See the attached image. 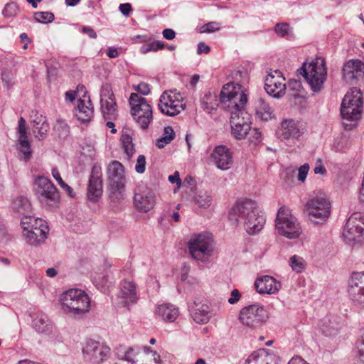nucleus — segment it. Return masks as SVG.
Here are the masks:
<instances>
[{
  "label": "nucleus",
  "mask_w": 364,
  "mask_h": 364,
  "mask_svg": "<svg viewBox=\"0 0 364 364\" xmlns=\"http://www.w3.org/2000/svg\"><path fill=\"white\" fill-rule=\"evenodd\" d=\"M220 102L223 107L230 112V124L232 135L237 139L245 138L250 130L249 119L243 114L245 107L247 102V95L242 91L238 85L233 82L225 84L220 92Z\"/></svg>",
  "instance_id": "nucleus-1"
},
{
  "label": "nucleus",
  "mask_w": 364,
  "mask_h": 364,
  "mask_svg": "<svg viewBox=\"0 0 364 364\" xmlns=\"http://www.w3.org/2000/svg\"><path fill=\"white\" fill-rule=\"evenodd\" d=\"M229 220L235 225H242L249 235L259 232L266 223L264 213L251 200L237 202L229 213Z\"/></svg>",
  "instance_id": "nucleus-2"
},
{
  "label": "nucleus",
  "mask_w": 364,
  "mask_h": 364,
  "mask_svg": "<svg viewBox=\"0 0 364 364\" xmlns=\"http://www.w3.org/2000/svg\"><path fill=\"white\" fill-rule=\"evenodd\" d=\"M363 95L360 89L352 87L346 94L341 106L343 125L346 130L355 127L363 112Z\"/></svg>",
  "instance_id": "nucleus-3"
},
{
  "label": "nucleus",
  "mask_w": 364,
  "mask_h": 364,
  "mask_svg": "<svg viewBox=\"0 0 364 364\" xmlns=\"http://www.w3.org/2000/svg\"><path fill=\"white\" fill-rule=\"evenodd\" d=\"M60 302L63 311L74 318H82L90 309V297L80 289H70L63 293Z\"/></svg>",
  "instance_id": "nucleus-4"
},
{
  "label": "nucleus",
  "mask_w": 364,
  "mask_h": 364,
  "mask_svg": "<svg viewBox=\"0 0 364 364\" xmlns=\"http://www.w3.org/2000/svg\"><path fill=\"white\" fill-rule=\"evenodd\" d=\"M23 236L26 242L36 246L44 242L49 231L47 223L39 218L24 215L21 220Z\"/></svg>",
  "instance_id": "nucleus-5"
},
{
  "label": "nucleus",
  "mask_w": 364,
  "mask_h": 364,
  "mask_svg": "<svg viewBox=\"0 0 364 364\" xmlns=\"http://www.w3.org/2000/svg\"><path fill=\"white\" fill-rule=\"evenodd\" d=\"M305 208L309 220L315 223L325 222L331 215V204L326 195L320 191L313 193Z\"/></svg>",
  "instance_id": "nucleus-6"
},
{
  "label": "nucleus",
  "mask_w": 364,
  "mask_h": 364,
  "mask_svg": "<svg viewBox=\"0 0 364 364\" xmlns=\"http://www.w3.org/2000/svg\"><path fill=\"white\" fill-rule=\"evenodd\" d=\"M301 70L303 76L314 92H319L326 80L327 68L326 60L317 57L309 63H304Z\"/></svg>",
  "instance_id": "nucleus-7"
},
{
  "label": "nucleus",
  "mask_w": 364,
  "mask_h": 364,
  "mask_svg": "<svg viewBox=\"0 0 364 364\" xmlns=\"http://www.w3.org/2000/svg\"><path fill=\"white\" fill-rule=\"evenodd\" d=\"M269 314L262 305L251 304L243 307L239 313L240 323L250 329L255 330L262 327L267 321Z\"/></svg>",
  "instance_id": "nucleus-8"
},
{
  "label": "nucleus",
  "mask_w": 364,
  "mask_h": 364,
  "mask_svg": "<svg viewBox=\"0 0 364 364\" xmlns=\"http://www.w3.org/2000/svg\"><path fill=\"white\" fill-rule=\"evenodd\" d=\"M275 227L280 235L290 239L297 238L301 233V229L296 218L286 207H281L279 209Z\"/></svg>",
  "instance_id": "nucleus-9"
},
{
  "label": "nucleus",
  "mask_w": 364,
  "mask_h": 364,
  "mask_svg": "<svg viewBox=\"0 0 364 364\" xmlns=\"http://www.w3.org/2000/svg\"><path fill=\"white\" fill-rule=\"evenodd\" d=\"M129 104L134 120L143 129H146L153 119L151 105L144 97L137 93L131 94Z\"/></svg>",
  "instance_id": "nucleus-10"
},
{
  "label": "nucleus",
  "mask_w": 364,
  "mask_h": 364,
  "mask_svg": "<svg viewBox=\"0 0 364 364\" xmlns=\"http://www.w3.org/2000/svg\"><path fill=\"white\" fill-rule=\"evenodd\" d=\"M213 240L208 234L201 233L192 237L188 242L189 253L196 260L204 262L213 252Z\"/></svg>",
  "instance_id": "nucleus-11"
},
{
  "label": "nucleus",
  "mask_w": 364,
  "mask_h": 364,
  "mask_svg": "<svg viewBox=\"0 0 364 364\" xmlns=\"http://www.w3.org/2000/svg\"><path fill=\"white\" fill-rule=\"evenodd\" d=\"M343 236L346 243L353 245L363 241L364 237V214L354 213L348 219Z\"/></svg>",
  "instance_id": "nucleus-12"
},
{
  "label": "nucleus",
  "mask_w": 364,
  "mask_h": 364,
  "mask_svg": "<svg viewBox=\"0 0 364 364\" xmlns=\"http://www.w3.org/2000/svg\"><path fill=\"white\" fill-rule=\"evenodd\" d=\"M183 100V97L180 92L167 90L161 95L158 107L163 114L173 117L185 109L186 105Z\"/></svg>",
  "instance_id": "nucleus-13"
},
{
  "label": "nucleus",
  "mask_w": 364,
  "mask_h": 364,
  "mask_svg": "<svg viewBox=\"0 0 364 364\" xmlns=\"http://www.w3.org/2000/svg\"><path fill=\"white\" fill-rule=\"evenodd\" d=\"M34 188L39 201L44 206H51L59 200L57 188L46 177H37L34 181Z\"/></svg>",
  "instance_id": "nucleus-14"
},
{
  "label": "nucleus",
  "mask_w": 364,
  "mask_h": 364,
  "mask_svg": "<svg viewBox=\"0 0 364 364\" xmlns=\"http://www.w3.org/2000/svg\"><path fill=\"white\" fill-rule=\"evenodd\" d=\"M109 351V347L93 339L86 341L82 348L84 359L92 364H100L107 360Z\"/></svg>",
  "instance_id": "nucleus-15"
},
{
  "label": "nucleus",
  "mask_w": 364,
  "mask_h": 364,
  "mask_svg": "<svg viewBox=\"0 0 364 364\" xmlns=\"http://www.w3.org/2000/svg\"><path fill=\"white\" fill-rule=\"evenodd\" d=\"M348 293L353 304L364 308V272H354L348 282Z\"/></svg>",
  "instance_id": "nucleus-16"
},
{
  "label": "nucleus",
  "mask_w": 364,
  "mask_h": 364,
  "mask_svg": "<svg viewBox=\"0 0 364 364\" xmlns=\"http://www.w3.org/2000/svg\"><path fill=\"white\" fill-rule=\"evenodd\" d=\"M344 80L350 85H359L364 77V63L358 59L347 61L342 69Z\"/></svg>",
  "instance_id": "nucleus-17"
},
{
  "label": "nucleus",
  "mask_w": 364,
  "mask_h": 364,
  "mask_svg": "<svg viewBox=\"0 0 364 364\" xmlns=\"http://www.w3.org/2000/svg\"><path fill=\"white\" fill-rule=\"evenodd\" d=\"M285 78L279 70H275L269 73L264 82V89L269 95L279 98L285 93Z\"/></svg>",
  "instance_id": "nucleus-18"
},
{
  "label": "nucleus",
  "mask_w": 364,
  "mask_h": 364,
  "mask_svg": "<svg viewBox=\"0 0 364 364\" xmlns=\"http://www.w3.org/2000/svg\"><path fill=\"white\" fill-rule=\"evenodd\" d=\"M134 202L136 209L143 213L151 210L155 204V194L148 188H138L134 196Z\"/></svg>",
  "instance_id": "nucleus-19"
},
{
  "label": "nucleus",
  "mask_w": 364,
  "mask_h": 364,
  "mask_svg": "<svg viewBox=\"0 0 364 364\" xmlns=\"http://www.w3.org/2000/svg\"><path fill=\"white\" fill-rule=\"evenodd\" d=\"M102 195V179L101 168L93 166L90 176L87 188V198L90 201L96 202Z\"/></svg>",
  "instance_id": "nucleus-20"
},
{
  "label": "nucleus",
  "mask_w": 364,
  "mask_h": 364,
  "mask_svg": "<svg viewBox=\"0 0 364 364\" xmlns=\"http://www.w3.org/2000/svg\"><path fill=\"white\" fill-rule=\"evenodd\" d=\"M210 158L217 168L223 171L228 170L233 162L232 153L224 145L215 147Z\"/></svg>",
  "instance_id": "nucleus-21"
},
{
  "label": "nucleus",
  "mask_w": 364,
  "mask_h": 364,
  "mask_svg": "<svg viewBox=\"0 0 364 364\" xmlns=\"http://www.w3.org/2000/svg\"><path fill=\"white\" fill-rule=\"evenodd\" d=\"M304 133V128L300 122L291 119H284L277 134L281 140L299 139Z\"/></svg>",
  "instance_id": "nucleus-22"
},
{
  "label": "nucleus",
  "mask_w": 364,
  "mask_h": 364,
  "mask_svg": "<svg viewBox=\"0 0 364 364\" xmlns=\"http://www.w3.org/2000/svg\"><path fill=\"white\" fill-rule=\"evenodd\" d=\"M119 297L127 307L136 303L138 300L136 284L132 281L123 280L120 284Z\"/></svg>",
  "instance_id": "nucleus-23"
},
{
  "label": "nucleus",
  "mask_w": 364,
  "mask_h": 364,
  "mask_svg": "<svg viewBox=\"0 0 364 364\" xmlns=\"http://www.w3.org/2000/svg\"><path fill=\"white\" fill-rule=\"evenodd\" d=\"M280 287V283L276 279L269 275L259 277L255 282V287L260 294H274L279 291Z\"/></svg>",
  "instance_id": "nucleus-24"
},
{
  "label": "nucleus",
  "mask_w": 364,
  "mask_h": 364,
  "mask_svg": "<svg viewBox=\"0 0 364 364\" xmlns=\"http://www.w3.org/2000/svg\"><path fill=\"white\" fill-rule=\"evenodd\" d=\"M190 311L193 319L197 323H207L213 316L212 309L206 304L194 303Z\"/></svg>",
  "instance_id": "nucleus-25"
},
{
  "label": "nucleus",
  "mask_w": 364,
  "mask_h": 364,
  "mask_svg": "<svg viewBox=\"0 0 364 364\" xmlns=\"http://www.w3.org/2000/svg\"><path fill=\"white\" fill-rule=\"evenodd\" d=\"M341 318L338 316L328 315L320 323V330L326 336H334L341 328Z\"/></svg>",
  "instance_id": "nucleus-26"
},
{
  "label": "nucleus",
  "mask_w": 364,
  "mask_h": 364,
  "mask_svg": "<svg viewBox=\"0 0 364 364\" xmlns=\"http://www.w3.org/2000/svg\"><path fill=\"white\" fill-rule=\"evenodd\" d=\"M277 358L265 349H259L249 355L245 364H277Z\"/></svg>",
  "instance_id": "nucleus-27"
},
{
  "label": "nucleus",
  "mask_w": 364,
  "mask_h": 364,
  "mask_svg": "<svg viewBox=\"0 0 364 364\" xmlns=\"http://www.w3.org/2000/svg\"><path fill=\"white\" fill-rule=\"evenodd\" d=\"M109 184L125 183L124 168L118 161L109 163L107 169Z\"/></svg>",
  "instance_id": "nucleus-28"
},
{
  "label": "nucleus",
  "mask_w": 364,
  "mask_h": 364,
  "mask_svg": "<svg viewBox=\"0 0 364 364\" xmlns=\"http://www.w3.org/2000/svg\"><path fill=\"white\" fill-rule=\"evenodd\" d=\"M178 309L170 304L159 305L155 310V316L164 321L173 322L178 316Z\"/></svg>",
  "instance_id": "nucleus-29"
},
{
  "label": "nucleus",
  "mask_w": 364,
  "mask_h": 364,
  "mask_svg": "<svg viewBox=\"0 0 364 364\" xmlns=\"http://www.w3.org/2000/svg\"><path fill=\"white\" fill-rule=\"evenodd\" d=\"M255 114L257 119L264 122L274 117L273 109L262 98L258 99L256 102Z\"/></svg>",
  "instance_id": "nucleus-30"
},
{
  "label": "nucleus",
  "mask_w": 364,
  "mask_h": 364,
  "mask_svg": "<svg viewBox=\"0 0 364 364\" xmlns=\"http://www.w3.org/2000/svg\"><path fill=\"white\" fill-rule=\"evenodd\" d=\"M92 282L95 286L105 294L109 292L113 284L107 272H96L92 277Z\"/></svg>",
  "instance_id": "nucleus-31"
},
{
  "label": "nucleus",
  "mask_w": 364,
  "mask_h": 364,
  "mask_svg": "<svg viewBox=\"0 0 364 364\" xmlns=\"http://www.w3.org/2000/svg\"><path fill=\"white\" fill-rule=\"evenodd\" d=\"M49 129V124L46 117L43 115H36L33 119V132L39 140L44 138Z\"/></svg>",
  "instance_id": "nucleus-32"
},
{
  "label": "nucleus",
  "mask_w": 364,
  "mask_h": 364,
  "mask_svg": "<svg viewBox=\"0 0 364 364\" xmlns=\"http://www.w3.org/2000/svg\"><path fill=\"white\" fill-rule=\"evenodd\" d=\"M124 183L109 184V197L113 203V208H117L124 200Z\"/></svg>",
  "instance_id": "nucleus-33"
},
{
  "label": "nucleus",
  "mask_w": 364,
  "mask_h": 364,
  "mask_svg": "<svg viewBox=\"0 0 364 364\" xmlns=\"http://www.w3.org/2000/svg\"><path fill=\"white\" fill-rule=\"evenodd\" d=\"M195 205L201 208H209L213 203V196L210 192L204 190L197 191L193 198Z\"/></svg>",
  "instance_id": "nucleus-34"
},
{
  "label": "nucleus",
  "mask_w": 364,
  "mask_h": 364,
  "mask_svg": "<svg viewBox=\"0 0 364 364\" xmlns=\"http://www.w3.org/2000/svg\"><path fill=\"white\" fill-rule=\"evenodd\" d=\"M102 114L105 119H114L117 116L115 100H100Z\"/></svg>",
  "instance_id": "nucleus-35"
},
{
  "label": "nucleus",
  "mask_w": 364,
  "mask_h": 364,
  "mask_svg": "<svg viewBox=\"0 0 364 364\" xmlns=\"http://www.w3.org/2000/svg\"><path fill=\"white\" fill-rule=\"evenodd\" d=\"M33 328L38 333H46L49 330L50 322L43 312H38L32 321Z\"/></svg>",
  "instance_id": "nucleus-36"
},
{
  "label": "nucleus",
  "mask_w": 364,
  "mask_h": 364,
  "mask_svg": "<svg viewBox=\"0 0 364 364\" xmlns=\"http://www.w3.org/2000/svg\"><path fill=\"white\" fill-rule=\"evenodd\" d=\"M92 113L93 110L92 107L86 105L84 100L81 99L78 100L75 110V116L78 120L83 122L90 121Z\"/></svg>",
  "instance_id": "nucleus-37"
},
{
  "label": "nucleus",
  "mask_w": 364,
  "mask_h": 364,
  "mask_svg": "<svg viewBox=\"0 0 364 364\" xmlns=\"http://www.w3.org/2000/svg\"><path fill=\"white\" fill-rule=\"evenodd\" d=\"M18 158L23 161L27 162L30 160L32 151L30 143L28 140H18L17 146Z\"/></svg>",
  "instance_id": "nucleus-38"
},
{
  "label": "nucleus",
  "mask_w": 364,
  "mask_h": 364,
  "mask_svg": "<svg viewBox=\"0 0 364 364\" xmlns=\"http://www.w3.org/2000/svg\"><path fill=\"white\" fill-rule=\"evenodd\" d=\"M12 207L18 213L25 215L30 210L31 203L27 198L19 196L14 200Z\"/></svg>",
  "instance_id": "nucleus-39"
},
{
  "label": "nucleus",
  "mask_w": 364,
  "mask_h": 364,
  "mask_svg": "<svg viewBox=\"0 0 364 364\" xmlns=\"http://www.w3.org/2000/svg\"><path fill=\"white\" fill-rule=\"evenodd\" d=\"M175 137V132L171 127H166L164 129L163 136L158 139L156 146L159 148H163L169 144Z\"/></svg>",
  "instance_id": "nucleus-40"
},
{
  "label": "nucleus",
  "mask_w": 364,
  "mask_h": 364,
  "mask_svg": "<svg viewBox=\"0 0 364 364\" xmlns=\"http://www.w3.org/2000/svg\"><path fill=\"white\" fill-rule=\"evenodd\" d=\"M274 31L277 34V36L282 38H292L294 36L293 29L287 23H277L274 27Z\"/></svg>",
  "instance_id": "nucleus-41"
},
{
  "label": "nucleus",
  "mask_w": 364,
  "mask_h": 364,
  "mask_svg": "<svg viewBox=\"0 0 364 364\" xmlns=\"http://www.w3.org/2000/svg\"><path fill=\"white\" fill-rule=\"evenodd\" d=\"M289 265L293 271L301 273L305 270L306 262L301 257L295 255L290 257Z\"/></svg>",
  "instance_id": "nucleus-42"
},
{
  "label": "nucleus",
  "mask_w": 364,
  "mask_h": 364,
  "mask_svg": "<svg viewBox=\"0 0 364 364\" xmlns=\"http://www.w3.org/2000/svg\"><path fill=\"white\" fill-rule=\"evenodd\" d=\"M136 353L132 348H124L117 352L118 358L127 361L129 364H134L136 362Z\"/></svg>",
  "instance_id": "nucleus-43"
},
{
  "label": "nucleus",
  "mask_w": 364,
  "mask_h": 364,
  "mask_svg": "<svg viewBox=\"0 0 364 364\" xmlns=\"http://www.w3.org/2000/svg\"><path fill=\"white\" fill-rule=\"evenodd\" d=\"M121 141L127 158L129 159L135 151L132 139L129 134H122Z\"/></svg>",
  "instance_id": "nucleus-44"
},
{
  "label": "nucleus",
  "mask_w": 364,
  "mask_h": 364,
  "mask_svg": "<svg viewBox=\"0 0 364 364\" xmlns=\"http://www.w3.org/2000/svg\"><path fill=\"white\" fill-rule=\"evenodd\" d=\"M201 104L203 108L209 113L215 109L218 106L215 96L212 97L210 95H205L201 100Z\"/></svg>",
  "instance_id": "nucleus-45"
},
{
  "label": "nucleus",
  "mask_w": 364,
  "mask_h": 364,
  "mask_svg": "<svg viewBox=\"0 0 364 364\" xmlns=\"http://www.w3.org/2000/svg\"><path fill=\"white\" fill-rule=\"evenodd\" d=\"M34 19L41 23H50L54 20V14L49 11H38L34 14Z\"/></svg>",
  "instance_id": "nucleus-46"
},
{
  "label": "nucleus",
  "mask_w": 364,
  "mask_h": 364,
  "mask_svg": "<svg viewBox=\"0 0 364 364\" xmlns=\"http://www.w3.org/2000/svg\"><path fill=\"white\" fill-rule=\"evenodd\" d=\"M165 47V44L158 41H153L150 43L143 45L141 47V53H147L150 51H157L163 49Z\"/></svg>",
  "instance_id": "nucleus-47"
},
{
  "label": "nucleus",
  "mask_w": 364,
  "mask_h": 364,
  "mask_svg": "<svg viewBox=\"0 0 364 364\" xmlns=\"http://www.w3.org/2000/svg\"><path fill=\"white\" fill-rule=\"evenodd\" d=\"M348 147V140L346 136H338L333 144V148L336 151H344Z\"/></svg>",
  "instance_id": "nucleus-48"
},
{
  "label": "nucleus",
  "mask_w": 364,
  "mask_h": 364,
  "mask_svg": "<svg viewBox=\"0 0 364 364\" xmlns=\"http://www.w3.org/2000/svg\"><path fill=\"white\" fill-rule=\"evenodd\" d=\"M115 100L112 86L109 83L103 84L100 90V100Z\"/></svg>",
  "instance_id": "nucleus-49"
},
{
  "label": "nucleus",
  "mask_w": 364,
  "mask_h": 364,
  "mask_svg": "<svg viewBox=\"0 0 364 364\" xmlns=\"http://www.w3.org/2000/svg\"><path fill=\"white\" fill-rule=\"evenodd\" d=\"M18 11V5L14 2H11L6 4L2 13L5 17H12L15 16Z\"/></svg>",
  "instance_id": "nucleus-50"
},
{
  "label": "nucleus",
  "mask_w": 364,
  "mask_h": 364,
  "mask_svg": "<svg viewBox=\"0 0 364 364\" xmlns=\"http://www.w3.org/2000/svg\"><path fill=\"white\" fill-rule=\"evenodd\" d=\"M220 23L216 21L208 22L200 28V33H213L220 29Z\"/></svg>",
  "instance_id": "nucleus-51"
},
{
  "label": "nucleus",
  "mask_w": 364,
  "mask_h": 364,
  "mask_svg": "<svg viewBox=\"0 0 364 364\" xmlns=\"http://www.w3.org/2000/svg\"><path fill=\"white\" fill-rule=\"evenodd\" d=\"M18 132L19 135L18 140H28L26 122L23 117H21L18 121Z\"/></svg>",
  "instance_id": "nucleus-52"
},
{
  "label": "nucleus",
  "mask_w": 364,
  "mask_h": 364,
  "mask_svg": "<svg viewBox=\"0 0 364 364\" xmlns=\"http://www.w3.org/2000/svg\"><path fill=\"white\" fill-rule=\"evenodd\" d=\"M309 168L310 167L308 164H304L299 168L297 177L299 181L304 183L306 181Z\"/></svg>",
  "instance_id": "nucleus-53"
},
{
  "label": "nucleus",
  "mask_w": 364,
  "mask_h": 364,
  "mask_svg": "<svg viewBox=\"0 0 364 364\" xmlns=\"http://www.w3.org/2000/svg\"><path fill=\"white\" fill-rule=\"evenodd\" d=\"M146 159L144 155H139L135 165V170L139 173H143L146 169Z\"/></svg>",
  "instance_id": "nucleus-54"
},
{
  "label": "nucleus",
  "mask_w": 364,
  "mask_h": 364,
  "mask_svg": "<svg viewBox=\"0 0 364 364\" xmlns=\"http://www.w3.org/2000/svg\"><path fill=\"white\" fill-rule=\"evenodd\" d=\"M54 129L55 130H62V132L66 134L68 132V126L63 119H58L55 124Z\"/></svg>",
  "instance_id": "nucleus-55"
},
{
  "label": "nucleus",
  "mask_w": 364,
  "mask_h": 364,
  "mask_svg": "<svg viewBox=\"0 0 364 364\" xmlns=\"http://www.w3.org/2000/svg\"><path fill=\"white\" fill-rule=\"evenodd\" d=\"M119 10L123 15L129 16L132 11V5L129 3L121 4L119 6Z\"/></svg>",
  "instance_id": "nucleus-56"
},
{
  "label": "nucleus",
  "mask_w": 364,
  "mask_h": 364,
  "mask_svg": "<svg viewBox=\"0 0 364 364\" xmlns=\"http://www.w3.org/2000/svg\"><path fill=\"white\" fill-rule=\"evenodd\" d=\"M240 296L241 295L240 291L237 289H235L231 291V295L230 297L228 299V302L230 304H235L240 300Z\"/></svg>",
  "instance_id": "nucleus-57"
},
{
  "label": "nucleus",
  "mask_w": 364,
  "mask_h": 364,
  "mask_svg": "<svg viewBox=\"0 0 364 364\" xmlns=\"http://www.w3.org/2000/svg\"><path fill=\"white\" fill-rule=\"evenodd\" d=\"M136 90L141 93L142 95H148L150 92L149 85L147 83L145 82H141L139 83L137 87H136Z\"/></svg>",
  "instance_id": "nucleus-58"
},
{
  "label": "nucleus",
  "mask_w": 364,
  "mask_h": 364,
  "mask_svg": "<svg viewBox=\"0 0 364 364\" xmlns=\"http://www.w3.org/2000/svg\"><path fill=\"white\" fill-rule=\"evenodd\" d=\"M81 31L83 33L87 34L91 38H96L97 37L96 32L90 26H82Z\"/></svg>",
  "instance_id": "nucleus-59"
},
{
  "label": "nucleus",
  "mask_w": 364,
  "mask_h": 364,
  "mask_svg": "<svg viewBox=\"0 0 364 364\" xmlns=\"http://www.w3.org/2000/svg\"><path fill=\"white\" fill-rule=\"evenodd\" d=\"M318 164L314 168V173L325 175L326 173V169L325 166L322 164V162L320 159L318 160Z\"/></svg>",
  "instance_id": "nucleus-60"
},
{
  "label": "nucleus",
  "mask_w": 364,
  "mask_h": 364,
  "mask_svg": "<svg viewBox=\"0 0 364 364\" xmlns=\"http://www.w3.org/2000/svg\"><path fill=\"white\" fill-rule=\"evenodd\" d=\"M210 50V48L206 45L204 42H200L198 44V54L205 53L208 54Z\"/></svg>",
  "instance_id": "nucleus-61"
},
{
  "label": "nucleus",
  "mask_w": 364,
  "mask_h": 364,
  "mask_svg": "<svg viewBox=\"0 0 364 364\" xmlns=\"http://www.w3.org/2000/svg\"><path fill=\"white\" fill-rule=\"evenodd\" d=\"M168 181L171 183H176L178 186V188H179L181 186V180L180 178L179 173L178 171H176L173 175L169 176Z\"/></svg>",
  "instance_id": "nucleus-62"
},
{
  "label": "nucleus",
  "mask_w": 364,
  "mask_h": 364,
  "mask_svg": "<svg viewBox=\"0 0 364 364\" xmlns=\"http://www.w3.org/2000/svg\"><path fill=\"white\" fill-rule=\"evenodd\" d=\"M164 38L167 40H172L176 36L175 31L171 28H166L162 32Z\"/></svg>",
  "instance_id": "nucleus-63"
},
{
  "label": "nucleus",
  "mask_w": 364,
  "mask_h": 364,
  "mask_svg": "<svg viewBox=\"0 0 364 364\" xmlns=\"http://www.w3.org/2000/svg\"><path fill=\"white\" fill-rule=\"evenodd\" d=\"M288 364H309L300 356L293 357Z\"/></svg>",
  "instance_id": "nucleus-64"
}]
</instances>
